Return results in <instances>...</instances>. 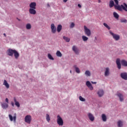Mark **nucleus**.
<instances>
[{"instance_id": "obj_15", "label": "nucleus", "mask_w": 127, "mask_h": 127, "mask_svg": "<svg viewBox=\"0 0 127 127\" xmlns=\"http://www.w3.org/2000/svg\"><path fill=\"white\" fill-rule=\"evenodd\" d=\"M97 94L99 97H103V96L104 95V90L102 89L99 90L98 91Z\"/></svg>"}, {"instance_id": "obj_28", "label": "nucleus", "mask_w": 127, "mask_h": 127, "mask_svg": "<svg viewBox=\"0 0 127 127\" xmlns=\"http://www.w3.org/2000/svg\"><path fill=\"white\" fill-rule=\"evenodd\" d=\"M46 119L48 123H49L50 122V116H49V114H46Z\"/></svg>"}, {"instance_id": "obj_14", "label": "nucleus", "mask_w": 127, "mask_h": 127, "mask_svg": "<svg viewBox=\"0 0 127 127\" xmlns=\"http://www.w3.org/2000/svg\"><path fill=\"white\" fill-rule=\"evenodd\" d=\"M29 6L30 8H33L34 9H36V3L35 2H32L30 4Z\"/></svg>"}, {"instance_id": "obj_13", "label": "nucleus", "mask_w": 127, "mask_h": 127, "mask_svg": "<svg viewBox=\"0 0 127 127\" xmlns=\"http://www.w3.org/2000/svg\"><path fill=\"white\" fill-rule=\"evenodd\" d=\"M9 119L11 122H12V121H14V122L15 123L16 121V116H14L13 117H12V116L11 115L9 114L8 115Z\"/></svg>"}, {"instance_id": "obj_12", "label": "nucleus", "mask_w": 127, "mask_h": 127, "mask_svg": "<svg viewBox=\"0 0 127 127\" xmlns=\"http://www.w3.org/2000/svg\"><path fill=\"white\" fill-rule=\"evenodd\" d=\"M116 64L117 65V67L118 69H121L122 68V64H121V60L120 59H117L116 60Z\"/></svg>"}, {"instance_id": "obj_20", "label": "nucleus", "mask_w": 127, "mask_h": 127, "mask_svg": "<svg viewBox=\"0 0 127 127\" xmlns=\"http://www.w3.org/2000/svg\"><path fill=\"white\" fill-rule=\"evenodd\" d=\"M121 64L122 66H124L125 67H127V62L125 60H122L121 61Z\"/></svg>"}, {"instance_id": "obj_24", "label": "nucleus", "mask_w": 127, "mask_h": 127, "mask_svg": "<svg viewBox=\"0 0 127 127\" xmlns=\"http://www.w3.org/2000/svg\"><path fill=\"white\" fill-rule=\"evenodd\" d=\"M102 119L103 122H107V116H106V115L102 114Z\"/></svg>"}, {"instance_id": "obj_6", "label": "nucleus", "mask_w": 127, "mask_h": 127, "mask_svg": "<svg viewBox=\"0 0 127 127\" xmlns=\"http://www.w3.org/2000/svg\"><path fill=\"white\" fill-rule=\"evenodd\" d=\"M51 29L52 33H56L57 29H56V27H55V25H54V24H52L51 25Z\"/></svg>"}, {"instance_id": "obj_23", "label": "nucleus", "mask_w": 127, "mask_h": 127, "mask_svg": "<svg viewBox=\"0 0 127 127\" xmlns=\"http://www.w3.org/2000/svg\"><path fill=\"white\" fill-rule=\"evenodd\" d=\"M73 67L75 69V72H76L78 74L80 73V69L77 67V65H73Z\"/></svg>"}, {"instance_id": "obj_8", "label": "nucleus", "mask_w": 127, "mask_h": 127, "mask_svg": "<svg viewBox=\"0 0 127 127\" xmlns=\"http://www.w3.org/2000/svg\"><path fill=\"white\" fill-rule=\"evenodd\" d=\"M87 116L90 121H91V122H94V121H95V117H94V115H93L92 113H88Z\"/></svg>"}, {"instance_id": "obj_33", "label": "nucleus", "mask_w": 127, "mask_h": 127, "mask_svg": "<svg viewBox=\"0 0 127 127\" xmlns=\"http://www.w3.org/2000/svg\"><path fill=\"white\" fill-rule=\"evenodd\" d=\"M48 57L50 60H54V58H53V57L50 54H48Z\"/></svg>"}, {"instance_id": "obj_40", "label": "nucleus", "mask_w": 127, "mask_h": 127, "mask_svg": "<svg viewBox=\"0 0 127 127\" xmlns=\"http://www.w3.org/2000/svg\"><path fill=\"white\" fill-rule=\"evenodd\" d=\"M13 100L15 103L17 102V101H16V98H15V97H14Z\"/></svg>"}, {"instance_id": "obj_44", "label": "nucleus", "mask_w": 127, "mask_h": 127, "mask_svg": "<svg viewBox=\"0 0 127 127\" xmlns=\"http://www.w3.org/2000/svg\"><path fill=\"white\" fill-rule=\"evenodd\" d=\"M92 84H97V82L91 81Z\"/></svg>"}, {"instance_id": "obj_4", "label": "nucleus", "mask_w": 127, "mask_h": 127, "mask_svg": "<svg viewBox=\"0 0 127 127\" xmlns=\"http://www.w3.org/2000/svg\"><path fill=\"white\" fill-rule=\"evenodd\" d=\"M25 123H27V124H30L31 123L32 118L31 116L30 115H27L25 116L24 119Z\"/></svg>"}, {"instance_id": "obj_5", "label": "nucleus", "mask_w": 127, "mask_h": 127, "mask_svg": "<svg viewBox=\"0 0 127 127\" xmlns=\"http://www.w3.org/2000/svg\"><path fill=\"white\" fill-rule=\"evenodd\" d=\"M84 32L86 35H87V36H91V30L88 29V28L86 26H84Z\"/></svg>"}, {"instance_id": "obj_21", "label": "nucleus", "mask_w": 127, "mask_h": 127, "mask_svg": "<svg viewBox=\"0 0 127 127\" xmlns=\"http://www.w3.org/2000/svg\"><path fill=\"white\" fill-rule=\"evenodd\" d=\"M109 75H110V68L107 67L105 72V76L107 77V76H109Z\"/></svg>"}, {"instance_id": "obj_10", "label": "nucleus", "mask_w": 127, "mask_h": 127, "mask_svg": "<svg viewBox=\"0 0 127 127\" xmlns=\"http://www.w3.org/2000/svg\"><path fill=\"white\" fill-rule=\"evenodd\" d=\"M86 85L87 87H88V88H89V89L91 91H92V90L93 89V86L92 85V84L91 83V82H90L89 81H86Z\"/></svg>"}, {"instance_id": "obj_16", "label": "nucleus", "mask_w": 127, "mask_h": 127, "mask_svg": "<svg viewBox=\"0 0 127 127\" xmlns=\"http://www.w3.org/2000/svg\"><path fill=\"white\" fill-rule=\"evenodd\" d=\"M29 11L30 14H36V10H35V9L30 8Z\"/></svg>"}, {"instance_id": "obj_2", "label": "nucleus", "mask_w": 127, "mask_h": 127, "mask_svg": "<svg viewBox=\"0 0 127 127\" xmlns=\"http://www.w3.org/2000/svg\"><path fill=\"white\" fill-rule=\"evenodd\" d=\"M110 34L113 36V38H114V39H115V40H116V41H118V40H120V35H117L113 33L112 31H110Z\"/></svg>"}, {"instance_id": "obj_48", "label": "nucleus", "mask_w": 127, "mask_h": 127, "mask_svg": "<svg viewBox=\"0 0 127 127\" xmlns=\"http://www.w3.org/2000/svg\"><path fill=\"white\" fill-rule=\"evenodd\" d=\"M48 6H50V5L49 4H47Z\"/></svg>"}, {"instance_id": "obj_27", "label": "nucleus", "mask_w": 127, "mask_h": 127, "mask_svg": "<svg viewBox=\"0 0 127 127\" xmlns=\"http://www.w3.org/2000/svg\"><path fill=\"white\" fill-rule=\"evenodd\" d=\"M82 39L83 41H84L85 42L86 41H88V39H89V38L87 37H86V36H82Z\"/></svg>"}, {"instance_id": "obj_22", "label": "nucleus", "mask_w": 127, "mask_h": 127, "mask_svg": "<svg viewBox=\"0 0 127 127\" xmlns=\"http://www.w3.org/2000/svg\"><path fill=\"white\" fill-rule=\"evenodd\" d=\"M57 30L58 32H60V31H61V30H62V25H61L60 24L58 25Z\"/></svg>"}, {"instance_id": "obj_18", "label": "nucleus", "mask_w": 127, "mask_h": 127, "mask_svg": "<svg viewBox=\"0 0 127 127\" xmlns=\"http://www.w3.org/2000/svg\"><path fill=\"white\" fill-rule=\"evenodd\" d=\"M3 85L5 86L6 89L9 88V84H8V83H7V81L6 80H4Z\"/></svg>"}, {"instance_id": "obj_29", "label": "nucleus", "mask_w": 127, "mask_h": 127, "mask_svg": "<svg viewBox=\"0 0 127 127\" xmlns=\"http://www.w3.org/2000/svg\"><path fill=\"white\" fill-rule=\"evenodd\" d=\"M85 75L87 76V77H90L91 76V72L89 70H86L85 72Z\"/></svg>"}, {"instance_id": "obj_49", "label": "nucleus", "mask_w": 127, "mask_h": 127, "mask_svg": "<svg viewBox=\"0 0 127 127\" xmlns=\"http://www.w3.org/2000/svg\"><path fill=\"white\" fill-rule=\"evenodd\" d=\"M95 40H97V37H95Z\"/></svg>"}, {"instance_id": "obj_30", "label": "nucleus", "mask_w": 127, "mask_h": 127, "mask_svg": "<svg viewBox=\"0 0 127 127\" xmlns=\"http://www.w3.org/2000/svg\"><path fill=\"white\" fill-rule=\"evenodd\" d=\"M56 55L58 57H62V54H61V52L59 51L57 52Z\"/></svg>"}, {"instance_id": "obj_26", "label": "nucleus", "mask_w": 127, "mask_h": 127, "mask_svg": "<svg viewBox=\"0 0 127 127\" xmlns=\"http://www.w3.org/2000/svg\"><path fill=\"white\" fill-rule=\"evenodd\" d=\"M113 15L114 17L116 18V19H118V18H119V17H120V16L119 15V14L116 12H114Z\"/></svg>"}, {"instance_id": "obj_39", "label": "nucleus", "mask_w": 127, "mask_h": 127, "mask_svg": "<svg viewBox=\"0 0 127 127\" xmlns=\"http://www.w3.org/2000/svg\"><path fill=\"white\" fill-rule=\"evenodd\" d=\"M15 105L18 108H19V107H20V104H19V102H17L15 103Z\"/></svg>"}, {"instance_id": "obj_25", "label": "nucleus", "mask_w": 127, "mask_h": 127, "mask_svg": "<svg viewBox=\"0 0 127 127\" xmlns=\"http://www.w3.org/2000/svg\"><path fill=\"white\" fill-rule=\"evenodd\" d=\"M2 108L3 109H6L7 108H8V104L6 103H2L1 104Z\"/></svg>"}, {"instance_id": "obj_34", "label": "nucleus", "mask_w": 127, "mask_h": 127, "mask_svg": "<svg viewBox=\"0 0 127 127\" xmlns=\"http://www.w3.org/2000/svg\"><path fill=\"white\" fill-rule=\"evenodd\" d=\"M103 25H104L105 26V27H106V28H107V29H109V30H110V29H111V27L110 26H109V25H108V24L107 23H104Z\"/></svg>"}, {"instance_id": "obj_47", "label": "nucleus", "mask_w": 127, "mask_h": 127, "mask_svg": "<svg viewBox=\"0 0 127 127\" xmlns=\"http://www.w3.org/2000/svg\"><path fill=\"white\" fill-rule=\"evenodd\" d=\"M70 73L72 74V70H70Z\"/></svg>"}, {"instance_id": "obj_7", "label": "nucleus", "mask_w": 127, "mask_h": 127, "mask_svg": "<svg viewBox=\"0 0 127 127\" xmlns=\"http://www.w3.org/2000/svg\"><path fill=\"white\" fill-rule=\"evenodd\" d=\"M72 50L75 54H79V49L76 46H72Z\"/></svg>"}, {"instance_id": "obj_45", "label": "nucleus", "mask_w": 127, "mask_h": 127, "mask_svg": "<svg viewBox=\"0 0 127 127\" xmlns=\"http://www.w3.org/2000/svg\"><path fill=\"white\" fill-rule=\"evenodd\" d=\"M64 2H67L68 1V0H63Z\"/></svg>"}, {"instance_id": "obj_38", "label": "nucleus", "mask_w": 127, "mask_h": 127, "mask_svg": "<svg viewBox=\"0 0 127 127\" xmlns=\"http://www.w3.org/2000/svg\"><path fill=\"white\" fill-rule=\"evenodd\" d=\"M75 26V24L73 22H72L69 26L70 28H73Z\"/></svg>"}, {"instance_id": "obj_42", "label": "nucleus", "mask_w": 127, "mask_h": 127, "mask_svg": "<svg viewBox=\"0 0 127 127\" xmlns=\"http://www.w3.org/2000/svg\"><path fill=\"white\" fill-rule=\"evenodd\" d=\"M77 5H78V7H79L80 8H81V7H82V6L80 4H78Z\"/></svg>"}, {"instance_id": "obj_3", "label": "nucleus", "mask_w": 127, "mask_h": 127, "mask_svg": "<svg viewBox=\"0 0 127 127\" xmlns=\"http://www.w3.org/2000/svg\"><path fill=\"white\" fill-rule=\"evenodd\" d=\"M57 118H58V119H57L58 125H59V126H63V124H64V123L63 122V120L62 119L61 117H60V115H58L57 116Z\"/></svg>"}, {"instance_id": "obj_17", "label": "nucleus", "mask_w": 127, "mask_h": 127, "mask_svg": "<svg viewBox=\"0 0 127 127\" xmlns=\"http://www.w3.org/2000/svg\"><path fill=\"white\" fill-rule=\"evenodd\" d=\"M14 56L15 59H18V57H19V54L15 50V51H14Z\"/></svg>"}, {"instance_id": "obj_31", "label": "nucleus", "mask_w": 127, "mask_h": 127, "mask_svg": "<svg viewBox=\"0 0 127 127\" xmlns=\"http://www.w3.org/2000/svg\"><path fill=\"white\" fill-rule=\"evenodd\" d=\"M118 127H123V122H122V121H119L118 122Z\"/></svg>"}, {"instance_id": "obj_37", "label": "nucleus", "mask_w": 127, "mask_h": 127, "mask_svg": "<svg viewBox=\"0 0 127 127\" xmlns=\"http://www.w3.org/2000/svg\"><path fill=\"white\" fill-rule=\"evenodd\" d=\"M121 22L122 23H127V20L126 19H122L121 20Z\"/></svg>"}, {"instance_id": "obj_46", "label": "nucleus", "mask_w": 127, "mask_h": 127, "mask_svg": "<svg viewBox=\"0 0 127 127\" xmlns=\"http://www.w3.org/2000/svg\"><path fill=\"white\" fill-rule=\"evenodd\" d=\"M3 35L5 36H6V35H5V33H4Z\"/></svg>"}, {"instance_id": "obj_35", "label": "nucleus", "mask_w": 127, "mask_h": 127, "mask_svg": "<svg viewBox=\"0 0 127 127\" xmlns=\"http://www.w3.org/2000/svg\"><path fill=\"white\" fill-rule=\"evenodd\" d=\"M26 29H31V25H30V24H27L26 25Z\"/></svg>"}, {"instance_id": "obj_1", "label": "nucleus", "mask_w": 127, "mask_h": 127, "mask_svg": "<svg viewBox=\"0 0 127 127\" xmlns=\"http://www.w3.org/2000/svg\"><path fill=\"white\" fill-rule=\"evenodd\" d=\"M111 0L110 1L109 6L112 8L113 6H114L115 9L119 10V11H123L125 10V11H127V4L125 2L123 3V5H119V1L121 0ZM115 2L116 4H115Z\"/></svg>"}, {"instance_id": "obj_19", "label": "nucleus", "mask_w": 127, "mask_h": 127, "mask_svg": "<svg viewBox=\"0 0 127 127\" xmlns=\"http://www.w3.org/2000/svg\"><path fill=\"white\" fill-rule=\"evenodd\" d=\"M117 95L120 98V102H123V101H124V96L121 93H118Z\"/></svg>"}, {"instance_id": "obj_50", "label": "nucleus", "mask_w": 127, "mask_h": 127, "mask_svg": "<svg viewBox=\"0 0 127 127\" xmlns=\"http://www.w3.org/2000/svg\"><path fill=\"white\" fill-rule=\"evenodd\" d=\"M99 0V2H101V0Z\"/></svg>"}, {"instance_id": "obj_11", "label": "nucleus", "mask_w": 127, "mask_h": 127, "mask_svg": "<svg viewBox=\"0 0 127 127\" xmlns=\"http://www.w3.org/2000/svg\"><path fill=\"white\" fill-rule=\"evenodd\" d=\"M120 76L122 79L124 80H127V72H122L121 73Z\"/></svg>"}, {"instance_id": "obj_32", "label": "nucleus", "mask_w": 127, "mask_h": 127, "mask_svg": "<svg viewBox=\"0 0 127 127\" xmlns=\"http://www.w3.org/2000/svg\"><path fill=\"white\" fill-rule=\"evenodd\" d=\"M63 38L64 40L66 41V42H70V38L65 36H64Z\"/></svg>"}, {"instance_id": "obj_9", "label": "nucleus", "mask_w": 127, "mask_h": 127, "mask_svg": "<svg viewBox=\"0 0 127 127\" xmlns=\"http://www.w3.org/2000/svg\"><path fill=\"white\" fill-rule=\"evenodd\" d=\"M15 50H12V49H9L7 50V55H9V56H13V54L14 53V51Z\"/></svg>"}, {"instance_id": "obj_36", "label": "nucleus", "mask_w": 127, "mask_h": 127, "mask_svg": "<svg viewBox=\"0 0 127 127\" xmlns=\"http://www.w3.org/2000/svg\"><path fill=\"white\" fill-rule=\"evenodd\" d=\"M79 99L80 100V101H81V102H85V101H86V99L84 98H83L82 96H79Z\"/></svg>"}, {"instance_id": "obj_41", "label": "nucleus", "mask_w": 127, "mask_h": 127, "mask_svg": "<svg viewBox=\"0 0 127 127\" xmlns=\"http://www.w3.org/2000/svg\"><path fill=\"white\" fill-rule=\"evenodd\" d=\"M11 104L12 107H14V103H13V102H11Z\"/></svg>"}, {"instance_id": "obj_43", "label": "nucleus", "mask_w": 127, "mask_h": 127, "mask_svg": "<svg viewBox=\"0 0 127 127\" xmlns=\"http://www.w3.org/2000/svg\"><path fill=\"white\" fill-rule=\"evenodd\" d=\"M5 102H6V103H8V98L5 99Z\"/></svg>"}]
</instances>
